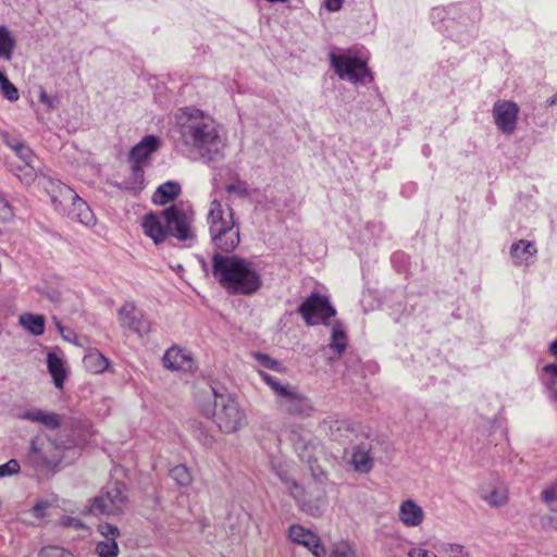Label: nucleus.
Masks as SVG:
<instances>
[{
	"mask_svg": "<svg viewBox=\"0 0 557 557\" xmlns=\"http://www.w3.org/2000/svg\"><path fill=\"white\" fill-rule=\"evenodd\" d=\"M259 375L275 394V404L282 412L301 418L309 417L312 413L311 400L301 394L296 386L283 383L264 371H259Z\"/></svg>",
	"mask_w": 557,
	"mask_h": 557,
	"instance_id": "39448f33",
	"label": "nucleus"
},
{
	"mask_svg": "<svg viewBox=\"0 0 557 557\" xmlns=\"http://www.w3.org/2000/svg\"><path fill=\"white\" fill-rule=\"evenodd\" d=\"M281 481L285 484L286 488L288 490V493L290 496L296 499V502L301 506L302 510L310 512L311 515H314L315 511H318V508L313 510L311 506H308L305 500L304 495V488L292 478H289L287 474L280 473Z\"/></svg>",
	"mask_w": 557,
	"mask_h": 557,
	"instance_id": "412c9836",
	"label": "nucleus"
},
{
	"mask_svg": "<svg viewBox=\"0 0 557 557\" xmlns=\"http://www.w3.org/2000/svg\"><path fill=\"white\" fill-rule=\"evenodd\" d=\"M181 193L180 184L169 181L160 185L152 196V200L157 205H165L174 200Z\"/></svg>",
	"mask_w": 557,
	"mask_h": 557,
	"instance_id": "5701e85b",
	"label": "nucleus"
},
{
	"mask_svg": "<svg viewBox=\"0 0 557 557\" xmlns=\"http://www.w3.org/2000/svg\"><path fill=\"white\" fill-rule=\"evenodd\" d=\"M397 518L406 528H418L423 523L425 512L416 500L407 498L400 503L397 511Z\"/></svg>",
	"mask_w": 557,
	"mask_h": 557,
	"instance_id": "2eb2a0df",
	"label": "nucleus"
},
{
	"mask_svg": "<svg viewBox=\"0 0 557 557\" xmlns=\"http://www.w3.org/2000/svg\"><path fill=\"white\" fill-rule=\"evenodd\" d=\"M160 146L161 140L158 136L147 135L132 148L129 159L133 163H145Z\"/></svg>",
	"mask_w": 557,
	"mask_h": 557,
	"instance_id": "dca6fc26",
	"label": "nucleus"
},
{
	"mask_svg": "<svg viewBox=\"0 0 557 557\" xmlns=\"http://www.w3.org/2000/svg\"><path fill=\"white\" fill-rule=\"evenodd\" d=\"M191 222L193 214L183 207L174 205L159 213L145 215L141 226L144 233L158 245L170 235L182 242L194 238Z\"/></svg>",
	"mask_w": 557,
	"mask_h": 557,
	"instance_id": "7ed1b4c3",
	"label": "nucleus"
},
{
	"mask_svg": "<svg viewBox=\"0 0 557 557\" xmlns=\"http://www.w3.org/2000/svg\"><path fill=\"white\" fill-rule=\"evenodd\" d=\"M73 445L70 440L51 438L40 433L30 442L28 461L41 473H54L64 458L65 450Z\"/></svg>",
	"mask_w": 557,
	"mask_h": 557,
	"instance_id": "20e7f679",
	"label": "nucleus"
},
{
	"mask_svg": "<svg viewBox=\"0 0 557 557\" xmlns=\"http://www.w3.org/2000/svg\"><path fill=\"white\" fill-rule=\"evenodd\" d=\"M98 531L103 535L108 541H115L119 535V530L115 525L110 523H100L98 525Z\"/></svg>",
	"mask_w": 557,
	"mask_h": 557,
	"instance_id": "4c0bfd02",
	"label": "nucleus"
},
{
	"mask_svg": "<svg viewBox=\"0 0 557 557\" xmlns=\"http://www.w3.org/2000/svg\"><path fill=\"white\" fill-rule=\"evenodd\" d=\"M541 499L548 507V522L557 529V480L541 492Z\"/></svg>",
	"mask_w": 557,
	"mask_h": 557,
	"instance_id": "aec40b11",
	"label": "nucleus"
},
{
	"mask_svg": "<svg viewBox=\"0 0 557 557\" xmlns=\"http://www.w3.org/2000/svg\"><path fill=\"white\" fill-rule=\"evenodd\" d=\"M543 371L547 374H550L552 375V382L550 384L554 385L556 384L557 382V364L555 363H552V364H547L543 368Z\"/></svg>",
	"mask_w": 557,
	"mask_h": 557,
	"instance_id": "09e8293b",
	"label": "nucleus"
},
{
	"mask_svg": "<svg viewBox=\"0 0 557 557\" xmlns=\"http://www.w3.org/2000/svg\"><path fill=\"white\" fill-rule=\"evenodd\" d=\"M16 41L5 26H0V59L11 61Z\"/></svg>",
	"mask_w": 557,
	"mask_h": 557,
	"instance_id": "bb28decb",
	"label": "nucleus"
},
{
	"mask_svg": "<svg viewBox=\"0 0 557 557\" xmlns=\"http://www.w3.org/2000/svg\"><path fill=\"white\" fill-rule=\"evenodd\" d=\"M18 322L32 335L39 336L45 332L46 319L41 314L23 313L20 315Z\"/></svg>",
	"mask_w": 557,
	"mask_h": 557,
	"instance_id": "393cba45",
	"label": "nucleus"
},
{
	"mask_svg": "<svg viewBox=\"0 0 557 557\" xmlns=\"http://www.w3.org/2000/svg\"><path fill=\"white\" fill-rule=\"evenodd\" d=\"M331 66L341 79L362 85L373 81V75L367 66V61L357 57L351 50L344 53H330Z\"/></svg>",
	"mask_w": 557,
	"mask_h": 557,
	"instance_id": "6e6552de",
	"label": "nucleus"
},
{
	"mask_svg": "<svg viewBox=\"0 0 557 557\" xmlns=\"http://www.w3.org/2000/svg\"><path fill=\"white\" fill-rule=\"evenodd\" d=\"M54 208L79 223L90 226L95 224V215L87 202L75 190L65 184H59L51 195Z\"/></svg>",
	"mask_w": 557,
	"mask_h": 557,
	"instance_id": "0eeeda50",
	"label": "nucleus"
},
{
	"mask_svg": "<svg viewBox=\"0 0 557 557\" xmlns=\"http://www.w3.org/2000/svg\"><path fill=\"white\" fill-rule=\"evenodd\" d=\"M253 357L259 362V364L265 369L274 370L277 372L284 371V368L281 364V362L271 358L269 355L262 352H255Z\"/></svg>",
	"mask_w": 557,
	"mask_h": 557,
	"instance_id": "f704fd0d",
	"label": "nucleus"
},
{
	"mask_svg": "<svg viewBox=\"0 0 557 557\" xmlns=\"http://www.w3.org/2000/svg\"><path fill=\"white\" fill-rule=\"evenodd\" d=\"M132 171H133L134 184L137 185L136 188H139V189L143 188V184H144L143 163H133ZM133 188H135V186Z\"/></svg>",
	"mask_w": 557,
	"mask_h": 557,
	"instance_id": "a19ab883",
	"label": "nucleus"
},
{
	"mask_svg": "<svg viewBox=\"0 0 557 557\" xmlns=\"http://www.w3.org/2000/svg\"><path fill=\"white\" fill-rule=\"evenodd\" d=\"M20 419L40 423L51 430L58 429L61 425V418L58 413L37 408L26 410L20 416Z\"/></svg>",
	"mask_w": 557,
	"mask_h": 557,
	"instance_id": "f3484780",
	"label": "nucleus"
},
{
	"mask_svg": "<svg viewBox=\"0 0 557 557\" xmlns=\"http://www.w3.org/2000/svg\"><path fill=\"white\" fill-rule=\"evenodd\" d=\"M288 539L296 544L307 547L315 557H325L326 552L319 537L308 529L299 524L288 528Z\"/></svg>",
	"mask_w": 557,
	"mask_h": 557,
	"instance_id": "4468645a",
	"label": "nucleus"
},
{
	"mask_svg": "<svg viewBox=\"0 0 557 557\" xmlns=\"http://www.w3.org/2000/svg\"><path fill=\"white\" fill-rule=\"evenodd\" d=\"M549 351L553 356L557 357V338L550 344Z\"/></svg>",
	"mask_w": 557,
	"mask_h": 557,
	"instance_id": "8fccbe9b",
	"label": "nucleus"
},
{
	"mask_svg": "<svg viewBox=\"0 0 557 557\" xmlns=\"http://www.w3.org/2000/svg\"><path fill=\"white\" fill-rule=\"evenodd\" d=\"M47 366L55 387L62 388L66 375L62 359L57 354L49 352L47 356Z\"/></svg>",
	"mask_w": 557,
	"mask_h": 557,
	"instance_id": "b1692460",
	"label": "nucleus"
},
{
	"mask_svg": "<svg viewBox=\"0 0 557 557\" xmlns=\"http://www.w3.org/2000/svg\"><path fill=\"white\" fill-rule=\"evenodd\" d=\"M519 107L508 100H497L493 106V117L497 128L504 134H512L517 126Z\"/></svg>",
	"mask_w": 557,
	"mask_h": 557,
	"instance_id": "f8f14e48",
	"label": "nucleus"
},
{
	"mask_svg": "<svg viewBox=\"0 0 557 557\" xmlns=\"http://www.w3.org/2000/svg\"><path fill=\"white\" fill-rule=\"evenodd\" d=\"M347 346V336L343 329V325L336 321L332 325L331 331V343L329 345L330 349L335 351L337 355H342Z\"/></svg>",
	"mask_w": 557,
	"mask_h": 557,
	"instance_id": "cd10ccee",
	"label": "nucleus"
},
{
	"mask_svg": "<svg viewBox=\"0 0 557 557\" xmlns=\"http://www.w3.org/2000/svg\"><path fill=\"white\" fill-rule=\"evenodd\" d=\"M298 313L307 325L330 324V319L335 317L336 310L329 298L319 293H312L299 307Z\"/></svg>",
	"mask_w": 557,
	"mask_h": 557,
	"instance_id": "9d476101",
	"label": "nucleus"
},
{
	"mask_svg": "<svg viewBox=\"0 0 557 557\" xmlns=\"http://www.w3.org/2000/svg\"><path fill=\"white\" fill-rule=\"evenodd\" d=\"M324 5L330 12H336L341 10L343 0H324Z\"/></svg>",
	"mask_w": 557,
	"mask_h": 557,
	"instance_id": "de8ad7c7",
	"label": "nucleus"
},
{
	"mask_svg": "<svg viewBox=\"0 0 557 557\" xmlns=\"http://www.w3.org/2000/svg\"><path fill=\"white\" fill-rule=\"evenodd\" d=\"M170 476L182 487H187L193 482L189 469L184 465H177L170 470Z\"/></svg>",
	"mask_w": 557,
	"mask_h": 557,
	"instance_id": "c85d7f7f",
	"label": "nucleus"
},
{
	"mask_svg": "<svg viewBox=\"0 0 557 557\" xmlns=\"http://www.w3.org/2000/svg\"><path fill=\"white\" fill-rule=\"evenodd\" d=\"M408 557H437V555L429 549L422 547H412L407 553Z\"/></svg>",
	"mask_w": 557,
	"mask_h": 557,
	"instance_id": "c03bdc74",
	"label": "nucleus"
},
{
	"mask_svg": "<svg viewBox=\"0 0 557 557\" xmlns=\"http://www.w3.org/2000/svg\"><path fill=\"white\" fill-rule=\"evenodd\" d=\"M441 550L448 557H471L470 550L459 543H442Z\"/></svg>",
	"mask_w": 557,
	"mask_h": 557,
	"instance_id": "2f4dec72",
	"label": "nucleus"
},
{
	"mask_svg": "<svg viewBox=\"0 0 557 557\" xmlns=\"http://www.w3.org/2000/svg\"><path fill=\"white\" fill-rule=\"evenodd\" d=\"M330 557H358L356 548L346 541L333 544Z\"/></svg>",
	"mask_w": 557,
	"mask_h": 557,
	"instance_id": "473e14b6",
	"label": "nucleus"
},
{
	"mask_svg": "<svg viewBox=\"0 0 557 557\" xmlns=\"http://www.w3.org/2000/svg\"><path fill=\"white\" fill-rule=\"evenodd\" d=\"M0 90L9 101H16L20 98L17 88L8 79L4 72L0 69Z\"/></svg>",
	"mask_w": 557,
	"mask_h": 557,
	"instance_id": "c756f323",
	"label": "nucleus"
},
{
	"mask_svg": "<svg viewBox=\"0 0 557 557\" xmlns=\"http://www.w3.org/2000/svg\"><path fill=\"white\" fill-rule=\"evenodd\" d=\"M49 507V503L47 502H39L33 507V515L36 518H42L45 516L46 510Z\"/></svg>",
	"mask_w": 557,
	"mask_h": 557,
	"instance_id": "49530a36",
	"label": "nucleus"
},
{
	"mask_svg": "<svg viewBox=\"0 0 557 557\" xmlns=\"http://www.w3.org/2000/svg\"><path fill=\"white\" fill-rule=\"evenodd\" d=\"M210 396L213 397L214 410L205 409L207 416L212 414L218 428L224 433H235L246 425V414L238 403L228 395L219 394L210 387Z\"/></svg>",
	"mask_w": 557,
	"mask_h": 557,
	"instance_id": "423d86ee",
	"label": "nucleus"
},
{
	"mask_svg": "<svg viewBox=\"0 0 557 557\" xmlns=\"http://www.w3.org/2000/svg\"><path fill=\"white\" fill-rule=\"evenodd\" d=\"M8 145L12 148L16 156L25 163V165H29L35 162V156L33 151L23 143L14 140L12 143H8Z\"/></svg>",
	"mask_w": 557,
	"mask_h": 557,
	"instance_id": "7c9ffc66",
	"label": "nucleus"
},
{
	"mask_svg": "<svg viewBox=\"0 0 557 557\" xmlns=\"http://www.w3.org/2000/svg\"><path fill=\"white\" fill-rule=\"evenodd\" d=\"M183 145L208 164L225 157L226 136L223 127L209 114L196 108H181L174 114Z\"/></svg>",
	"mask_w": 557,
	"mask_h": 557,
	"instance_id": "f03ea898",
	"label": "nucleus"
},
{
	"mask_svg": "<svg viewBox=\"0 0 557 557\" xmlns=\"http://www.w3.org/2000/svg\"><path fill=\"white\" fill-rule=\"evenodd\" d=\"M64 550L59 546L44 547L39 552V557H64Z\"/></svg>",
	"mask_w": 557,
	"mask_h": 557,
	"instance_id": "37998d69",
	"label": "nucleus"
},
{
	"mask_svg": "<svg viewBox=\"0 0 557 557\" xmlns=\"http://www.w3.org/2000/svg\"><path fill=\"white\" fill-rule=\"evenodd\" d=\"M59 524L65 528H73L75 530H82L86 528V524L75 517L64 516L59 520Z\"/></svg>",
	"mask_w": 557,
	"mask_h": 557,
	"instance_id": "58836bf2",
	"label": "nucleus"
},
{
	"mask_svg": "<svg viewBox=\"0 0 557 557\" xmlns=\"http://www.w3.org/2000/svg\"><path fill=\"white\" fill-rule=\"evenodd\" d=\"M207 224L211 243L212 274L219 284L233 295H252L261 287V276L253 263L230 255L240 243L239 222L234 209L213 199L209 205Z\"/></svg>",
	"mask_w": 557,
	"mask_h": 557,
	"instance_id": "f257e3e1",
	"label": "nucleus"
},
{
	"mask_svg": "<svg viewBox=\"0 0 557 557\" xmlns=\"http://www.w3.org/2000/svg\"><path fill=\"white\" fill-rule=\"evenodd\" d=\"M21 172H23V175L18 174L17 176L20 180H23L25 183H30L35 178V168L34 163L29 165L18 166L17 168Z\"/></svg>",
	"mask_w": 557,
	"mask_h": 557,
	"instance_id": "79ce46f5",
	"label": "nucleus"
},
{
	"mask_svg": "<svg viewBox=\"0 0 557 557\" xmlns=\"http://www.w3.org/2000/svg\"><path fill=\"white\" fill-rule=\"evenodd\" d=\"M202 268L207 270V263L205 261H202Z\"/></svg>",
	"mask_w": 557,
	"mask_h": 557,
	"instance_id": "864d4df0",
	"label": "nucleus"
},
{
	"mask_svg": "<svg viewBox=\"0 0 557 557\" xmlns=\"http://www.w3.org/2000/svg\"><path fill=\"white\" fill-rule=\"evenodd\" d=\"M39 101L45 104L48 109H53L58 101L57 97L49 96L44 88L39 90Z\"/></svg>",
	"mask_w": 557,
	"mask_h": 557,
	"instance_id": "a18cd8bd",
	"label": "nucleus"
},
{
	"mask_svg": "<svg viewBox=\"0 0 557 557\" xmlns=\"http://www.w3.org/2000/svg\"><path fill=\"white\" fill-rule=\"evenodd\" d=\"M350 462L354 469L361 473H368L373 467V460L369 454V449L364 445L354 448Z\"/></svg>",
	"mask_w": 557,
	"mask_h": 557,
	"instance_id": "4be33fe9",
	"label": "nucleus"
},
{
	"mask_svg": "<svg viewBox=\"0 0 557 557\" xmlns=\"http://www.w3.org/2000/svg\"><path fill=\"white\" fill-rule=\"evenodd\" d=\"M225 190H226V193L234 194L239 198L249 197V188H248L247 183L239 181V180H237L233 183L226 184Z\"/></svg>",
	"mask_w": 557,
	"mask_h": 557,
	"instance_id": "c9c22d12",
	"label": "nucleus"
},
{
	"mask_svg": "<svg viewBox=\"0 0 557 557\" xmlns=\"http://www.w3.org/2000/svg\"><path fill=\"white\" fill-rule=\"evenodd\" d=\"M83 363L86 370L95 374L103 373L109 367L108 359L97 349L89 351L84 357Z\"/></svg>",
	"mask_w": 557,
	"mask_h": 557,
	"instance_id": "a878e982",
	"label": "nucleus"
},
{
	"mask_svg": "<svg viewBox=\"0 0 557 557\" xmlns=\"http://www.w3.org/2000/svg\"><path fill=\"white\" fill-rule=\"evenodd\" d=\"M13 209L7 197L0 193V221L8 222L13 218Z\"/></svg>",
	"mask_w": 557,
	"mask_h": 557,
	"instance_id": "e433bc0d",
	"label": "nucleus"
},
{
	"mask_svg": "<svg viewBox=\"0 0 557 557\" xmlns=\"http://www.w3.org/2000/svg\"><path fill=\"white\" fill-rule=\"evenodd\" d=\"M125 485L114 482L108 486L96 497L90 500V505L86 507L84 513L94 516L106 515L114 516L123 511L126 505Z\"/></svg>",
	"mask_w": 557,
	"mask_h": 557,
	"instance_id": "1a4fd4ad",
	"label": "nucleus"
},
{
	"mask_svg": "<svg viewBox=\"0 0 557 557\" xmlns=\"http://www.w3.org/2000/svg\"><path fill=\"white\" fill-rule=\"evenodd\" d=\"M163 364L169 370H188L191 368V358L182 349L171 347L163 356Z\"/></svg>",
	"mask_w": 557,
	"mask_h": 557,
	"instance_id": "a211bd4d",
	"label": "nucleus"
},
{
	"mask_svg": "<svg viewBox=\"0 0 557 557\" xmlns=\"http://www.w3.org/2000/svg\"><path fill=\"white\" fill-rule=\"evenodd\" d=\"M536 253V248L533 243L527 240H519L513 243L510 247V256L517 265H527L531 262Z\"/></svg>",
	"mask_w": 557,
	"mask_h": 557,
	"instance_id": "6ab92c4d",
	"label": "nucleus"
},
{
	"mask_svg": "<svg viewBox=\"0 0 557 557\" xmlns=\"http://www.w3.org/2000/svg\"><path fill=\"white\" fill-rule=\"evenodd\" d=\"M557 103V94L552 96L548 100H547V106L549 107H553Z\"/></svg>",
	"mask_w": 557,
	"mask_h": 557,
	"instance_id": "3c124183",
	"label": "nucleus"
},
{
	"mask_svg": "<svg viewBox=\"0 0 557 557\" xmlns=\"http://www.w3.org/2000/svg\"><path fill=\"white\" fill-rule=\"evenodd\" d=\"M20 471V463L15 459H11L8 462L0 465V478L15 474Z\"/></svg>",
	"mask_w": 557,
	"mask_h": 557,
	"instance_id": "ea45409f",
	"label": "nucleus"
},
{
	"mask_svg": "<svg viewBox=\"0 0 557 557\" xmlns=\"http://www.w3.org/2000/svg\"><path fill=\"white\" fill-rule=\"evenodd\" d=\"M480 497L492 507H502L508 502V491L504 482L492 476L479 487Z\"/></svg>",
	"mask_w": 557,
	"mask_h": 557,
	"instance_id": "ddd939ff",
	"label": "nucleus"
},
{
	"mask_svg": "<svg viewBox=\"0 0 557 557\" xmlns=\"http://www.w3.org/2000/svg\"><path fill=\"white\" fill-rule=\"evenodd\" d=\"M96 552L99 557H115L119 553L116 541H102L96 546Z\"/></svg>",
	"mask_w": 557,
	"mask_h": 557,
	"instance_id": "72a5a7b5",
	"label": "nucleus"
},
{
	"mask_svg": "<svg viewBox=\"0 0 557 557\" xmlns=\"http://www.w3.org/2000/svg\"><path fill=\"white\" fill-rule=\"evenodd\" d=\"M117 317L120 325L140 337L148 334L151 330L150 321L144 312L138 309L134 302H125L119 310Z\"/></svg>",
	"mask_w": 557,
	"mask_h": 557,
	"instance_id": "9b49d317",
	"label": "nucleus"
},
{
	"mask_svg": "<svg viewBox=\"0 0 557 557\" xmlns=\"http://www.w3.org/2000/svg\"><path fill=\"white\" fill-rule=\"evenodd\" d=\"M211 442H212V437L211 436H206L205 444H210Z\"/></svg>",
	"mask_w": 557,
	"mask_h": 557,
	"instance_id": "603ef678",
	"label": "nucleus"
}]
</instances>
